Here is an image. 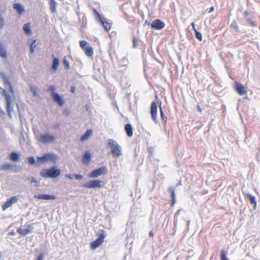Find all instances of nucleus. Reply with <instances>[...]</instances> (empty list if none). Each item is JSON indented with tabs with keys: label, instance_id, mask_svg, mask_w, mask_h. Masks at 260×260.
Segmentation results:
<instances>
[{
	"label": "nucleus",
	"instance_id": "57",
	"mask_svg": "<svg viewBox=\"0 0 260 260\" xmlns=\"http://www.w3.org/2000/svg\"><path fill=\"white\" fill-rule=\"evenodd\" d=\"M0 113H4L3 110L0 108Z\"/></svg>",
	"mask_w": 260,
	"mask_h": 260
},
{
	"label": "nucleus",
	"instance_id": "31",
	"mask_svg": "<svg viewBox=\"0 0 260 260\" xmlns=\"http://www.w3.org/2000/svg\"><path fill=\"white\" fill-rule=\"evenodd\" d=\"M0 56L3 58L7 57L6 50L3 48L2 44L0 46Z\"/></svg>",
	"mask_w": 260,
	"mask_h": 260
},
{
	"label": "nucleus",
	"instance_id": "39",
	"mask_svg": "<svg viewBox=\"0 0 260 260\" xmlns=\"http://www.w3.org/2000/svg\"><path fill=\"white\" fill-rule=\"evenodd\" d=\"M63 63L67 70H69L70 69V63L69 61L66 59V57L63 58Z\"/></svg>",
	"mask_w": 260,
	"mask_h": 260
},
{
	"label": "nucleus",
	"instance_id": "29",
	"mask_svg": "<svg viewBox=\"0 0 260 260\" xmlns=\"http://www.w3.org/2000/svg\"><path fill=\"white\" fill-rule=\"evenodd\" d=\"M161 102L159 101V109H160V116H161L162 120L163 121L164 123L166 124V123L167 122V117L165 115V114H164V112H163V111L162 110V108H161Z\"/></svg>",
	"mask_w": 260,
	"mask_h": 260
},
{
	"label": "nucleus",
	"instance_id": "30",
	"mask_svg": "<svg viewBox=\"0 0 260 260\" xmlns=\"http://www.w3.org/2000/svg\"><path fill=\"white\" fill-rule=\"evenodd\" d=\"M30 91L32 92L33 96L35 97L39 96V94L37 92V88L35 86L30 85L29 86Z\"/></svg>",
	"mask_w": 260,
	"mask_h": 260
},
{
	"label": "nucleus",
	"instance_id": "56",
	"mask_svg": "<svg viewBox=\"0 0 260 260\" xmlns=\"http://www.w3.org/2000/svg\"><path fill=\"white\" fill-rule=\"evenodd\" d=\"M179 213H180V210H178V211L176 212L175 215H179Z\"/></svg>",
	"mask_w": 260,
	"mask_h": 260
},
{
	"label": "nucleus",
	"instance_id": "23",
	"mask_svg": "<svg viewBox=\"0 0 260 260\" xmlns=\"http://www.w3.org/2000/svg\"><path fill=\"white\" fill-rule=\"evenodd\" d=\"M85 54L88 57H91L93 55V50L91 46H87V47H85L84 49Z\"/></svg>",
	"mask_w": 260,
	"mask_h": 260
},
{
	"label": "nucleus",
	"instance_id": "51",
	"mask_svg": "<svg viewBox=\"0 0 260 260\" xmlns=\"http://www.w3.org/2000/svg\"><path fill=\"white\" fill-rule=\"evenodd\" d=\"M214 10V7H211L210 9H209V11L208 12L209 13H212Z\"/></svg>",
	"mask_w": 260,
	"mask_h": 260
},
{
	"label": "nucleus",
	"instance_id": "3",
	"mask_svg": "<svg viewBox=\"0 0 260 260\" xmlns=\"http://www.w3.org/2000/svg\"><path fill=\"white\" fill-rule=\"evenodd\" d=\"M93 15L95 17L96 22L102 25L106 31H108L110 29L111 25L106 21V19L103 17L100 13H99L95 9L93 10Z\"/></svg>",
	"mask_w": 260,
	"mask_h": 260
},
{
	"label": "nucleus",
	"instance_id": "25",
	"mask_svg": "<svg viewBox=\"0 0 260 260\" xmlns=\"http://www.w3.org/2000/svg\"><path fill=\"white\" fill-rule=\"evenodd\" d=\"M92 131L91 129H87L86 132L81 137L80 140L82 141H85L88 139L91 135Z\"/></svg>",
	"mask_w": 260,
	"mask_h": 260
},
{
	"label": "nucleus",
	"instance_id": "2",
	"mask_svg": "<svg viewBox=\"0 0 260 260\" xmlns=\"http://www.w3.org/2000/svg\"><path fill=\"white\" fill-rule=\"evenodd\" d=\"M108 146L111 148V153L114 157H118L122 155L121 148L115 140H109Z\"/></svg>",
	"mask_w": 260,
	"mask_h": 260
},
{
	"label": "nucleus",
	"instance_id": "60",
	"mask_svg": "<svg viewBox=\"0 0 260 260\" xmlns=\"http://www.w3.org/2000/svg\"><path fill=\"white\" fill-rule=\"evenodd\" d=\"M180 184V182L178 183L177 185H179Z\"/></svg>",
	"mask_w": 260,
	"mask_h": 260
},
{
	"label": "nucleus",
	"instance_id": "17",
	"mask_svg": "<svg viewBox=\"0 0 260 260\" xmlns=\"http://www.w3.org/2000/svg\"><path fill=\"white\" fill-rule=\"evenodd\" d=\"M168 191L171 194V197L172 199L171 207H173L176 203L175 188L173 186H171L169 188Z\"/></svg>",
	"mask_w": 260,
	"mask_h": 260
},
{
	"label": "nucleus",
	"instance_id": "15",
	"mask_svg": "<svg viewBox=\"0 0 260 260\" xmlns=\"http://www.w3.org/2000/svg\"><path fill=\"white\" fill-rule=\"evenodd\" d=\"M35 198H37L41 200H55L56 199V196L54 195H50L47 194H39L37 195H35Z\"/></svg>",
	"mask_w": 260,
	"mask_h": 260
},
{
	"label": "nucleus",
	"instance_id": "12",
	"mask_svg": "<svg viewBox=\"0 0 260 260\" xmlns=\"http://www.w3.org/2000/svg\"><path fill=\"white\" fill-rule=\"evenodd\" d=\"M18 201V198L16 196L11 197L8 199L2 206V209L3 211L6 210L7 208H9L12 205L16 203Z\"/></svg>",
	"mask_w": 260,
	"mask_h": 260
},
{
	"label": "nucleus",
	"instance_id": "43",
	"mask_svg": "<svg viewBox=\"0 0 260 260\" xmlns=\"http://www.w3.org/2000/svg\"><path fill=\"white\" fill-rule=\"evenodd\" d=\"M74 177L76 180H82L83 178V176L81 174H74Z\"/></svg>",
	"mask_w": 260,
	"mask_h": 260
},
{
	"label": "nucleus",
	"instance_id": "55",
	"mask_svg": "<svg viewBox=\"0 0 260 260\" xmlns=\"http://www.w3.org/2000/svg\"><path fill=\"white\" fill-rule=\"evenodd\" d=\"M198 110L200 112H201V111H202V109H201V107H200L199 106H198Z\"/></svg>",
	"mask_w": 260,
	"mask_h": 260
},
{
	"label": "nucleus",
	"instance_id": "16",
	"mask_svg": "<svg viewBox=\"0 0 260 260\" xmlns=\"http://www.w3.org/2000/svg\"><path fill=\"white\" fill-rule=\"evenodd\" d=\"M42 159H44L45 161H48L49 160L53 162H55L57 158L55 155L51 153H46L42 156Z\"/></svg>",
	"mask_w": 260,
	"mask_h": 260
},
{
	"label": "nucleus",
	"instance_id": "10",
	"mask_svg": "<svg viewBox=\"0 0 260 260\" xmlns=\"http://www.w3.org/2000/svg\"><path fill=\"white\" fill-rule=\"evenodd\" d=\"M165 26V23L158 19L153 20L151 23V28L156 30H160Z\"/></svg>",
	"mask_w": 260,
	"mask_h": 260
},
{
	"label": "nucleus",
	"instance_id": "48",
	"mask_svg": "<svg viewBox=\"0 0 260 260\" xmlns=\"http://www.w3.org/2000/svg\"><path fill=\"white\" fill-rule=\"evenodd\" d=\"M191 25L192 26V29L193 30V31L195 32L196 30H197L195 27V24H194V22H192L191 24Z\"/></svg>",
	"mask_w": 260,
	"mask_h": 260
},
{
	"label": "nucleus",
	"instance_id": "24",
	"mask_svg": "<svg viewBox=\"0 0 260 260\" xmlns=\"http://www.w3.org/2000/svg\"><path fill=\"white\" fill-rule=\"evenodd\" d=\"M9 158L13 161H17L20 158V155L17 152H12L9 155Z\"/></svg>",
	"mask_w": 260,
	"mask_h": 260
},
{
	"label": "nucleus",
	"instance_id": "38",
	"mask_svg": "<svg viewBox=\"0 0 260 260\" xmlns=\"http://www.w3.org/2000/svg\"><path fill=\"white\" fill-rule=\"evenodd\" d=\"M87 44V42L85 40H82L80 42V47L84 50L85 47H87V46H86Z\"/></svg>",
	"mask_w": 260,
	"mask_h": 260
},
{
	"label": "nucleus",
	"instance_id": "4",
	"mask_svg": "<svg viewBox=\"0 0 260 260\" xmlns=\"http://www.w3.org/2000/svg\"><path fill=\"white\" fill-rule=\"evenodd\" d=\"M98 238L91 242L90 247L92 249H95L99 247L104 241L106 234L104 230H100V233L98 234Z\"/></svg>",
	"mask_w": 260,
	"mask_h": 260
},
{
	"label": "nucleus",
	"instance_id": "6",
	"mask_svg": "<svg viewBox=\"0 0 260 260\" xmlns=\"http://www.w3.org/2000/svg\"><path fill=\"white\" fill-rule=\"evenodd\" d=\"M3 95L5 97V99L6 101V108L7 111L8 112V116L12 118V116L11 114V112L13 111V107L11 106L12 100L10 94H9L7 91L5 89L3 90L2 92Z\"/></svg>",
	"mask_w": 260,
	"mask_h": 260
},
{
	"label": "nucleus",
	"instance_id": "37",
	"mask_svg": "<svg viewBox=\"0 0 260 260\" xmlns=\"http://www.w3.org/2000/svg\"><path fill=\"white\" fill-rule=\"evenodd\" d=\"M44 162H45V160L44 159H42V156L41 157H38L37 158V161H36V165L37 166H40L41 164L44 163Z\"/></svg>",
	"mask_w": 260,
	"mask_h": 260
},
{
	"label": "nucleus",
	"instance_id": "22",
	"mask_svg": "<svg viewBox=\"0 0 260 260\" xmlns=\"http://www.w3.org/2000/svg\"><path fill=\"white\" fill-rule=\"evenodd\" d=\"M59 63V60L57 58L54 57L52 60V65L51 68V70L55 72L57 70Z\"/></svg>",
	"mask_w": 260,
	"mask_h": 260
},
{
	"label": "nucleus",
	"instance_id": "28",
	"mask_svg": "<svg viewBox=\"0 0 260 260\" xmlns=\"http://www.w3.org/2000/svg\"><path fill=\"white\" fill-rule=\"evenodd\" d=\"M23 30L25 34L27 35L31 33V29L30 28V24L29 23H25L23 25Z\"/></svg>",
	"mask_w": 260,
	"mask_h": 260
},
{
	"label": "nucleus",
	"instance_id": "14",
	"mask_svg": "<svg viewBox=\"0 0 260 260\" xmlns=\"http://www.w3.org/2000/svg\"><path fill=\"white\" fill-rule=\"evenodd\" d=\"M53 101L59 106H62L64 102L61 96L56 92H53L51 94Z\"/></svg>",
	"mask_w": 260,
	"mask_h": 260
},
{
	"label": "nucleus",
	"instance_id": "53",
	"mask_svg": "<svg viewBox=\"0 0 260 260\" xmlns=\"http://www.w3.org/2000/svg\"><path fill=\"white\" fill-rule=\"evenodd\" d=\"M63 113L66 114H67V115H68L69 114V112L68 110H63Z\"/></svg>",
	"mask_w": 260,
	"mask_h": 260
},
{
	"label": "nucleus",
	"instance_id": "8",
	"mask_svg": "<svg viewBox=\"0 0 260 260\" xmlns=\"http://www.w3.org/2000/svg\"><path fill=\"white\" fill-rule=\"evenodd\" d=\"M102 181L99 180H92L84 183L82 186L86 188H95L102 187Z\"/></svg>",
	"mask_w": 260,
	"mask_h": 260
},
{
	"label": "nucleus",
	"instance_id": "59",
	"mask_svg": "<svg viewBox=\"0 0 260 260\" xmlns=\"http://www.w3.org/2000/svg\"><path fill=\"white\" fill-rule=\"evenodd\" d=\"M189 222H190L189 221H188V222H187V225H188H188H189Z\"/></svg>",
	"mask_w": 260,
	"mask_h": 260
},
{
	"label": "nucleus",
	"instance_id": "5",
	"mask_svg": "<svg viewBox=\"0 0 260 260\" xmlns=\"http://www.w3.org/2000/svg\"><path fill=\"white\" fill-rule=\"evenodd\" d=\"M159 101H160L159 100L157 96H156L155 100L151 103L150 107V114L151 115V118L156 124L158 122L157 118V104H159Z\"/></svg>",
	"mask_w": 260,
	"mask_h": 260
},
{
	"label": "nucleus",
	"instance_id": "19",
	"mask_svg": "<svg viewBox=\"0 0 260 260\" xmlns=\"http://www.w3.org/2000/svg\"><path fill=\"white\" fill-rule=\"evenodd\" d=\"M91 159V153L88 151H86L82 157V161L84 164H88Z\"/></svg>",
	"mask_w": 260,
	"mask_h": 260
},
{
	"label": "nucleus",
	"instance_id": "44",
	"mask_svg": "<svg viewBox=\"0 0 260 260\" xmlns=\"http://www.w3.org/2000/svg\"><path fill=\"white\" fill-rule=\"evenodd\" d=\"M133 47L134 48H137L138 44V42L137 41V39L135 37H134L133 39Z\"/></svg>",
	"mask_w": 260,
	"mask_h": 260
},
{
	"label": "nucleus",
	"instance_id": "61",
	"mask_svg": "<svg viewBox=\"0 0 260 260\" xmlns=\"http://www.w3.org/2000/svg\"><path fill=\"white\" fill-rule=\"evenodd\" d=\"M0 89H1V87H0Z\"/></svg>",
	"mask_w": 260,
	"mask_h": 260
},
{
	"label": "nucleus",
	"instance_id": "27",
	"mask_svg": "<svg viewBox=\"0 0 260 260\" xmlns=\"http://www.w3.org/2000/svg\"><path fill=\"white\" fill-rule=\"evenodd\" d=\"M57 3L55 0H50V7L52 13H55L56 11Z\"/></svg>",
	"mask_w": 260,
	"mask_h": 260
},
{
	"label": "nucleus",
	"instance_id": "20",
	"mask_svg": "<svg viewBox=\"0 0 260 260\" xmlns=\"http://www.w3.org/2000/svg\"><path fill=\"white\" fill-rule=\"evenodd\" d=\"M13 7L19 14H21L24 11L23 7L19 3H14Z\"/></svg>",
	"mask_w": 260,
	"mask_h": 260
},
{
	"label": "nucleus",
	"instance_id": "11",
	"mask_svg": "<svg viewBox=\"0 0 260 260\" xmlns=\"http://www.w3.org/2000/svg\"><path fill=\"white\" fill-rule=\"evenodd\" d=\"M235 90L240 95H247L244 86L237 82H235Z\"/></svg>",
	"mask_w": 260,
	"mask_h": 260
},
{
	"label": "nucleus",
	"instance_id": "26",
	"mask_svg": "<svg viewBox=\"0 0 260 260\" xmlns=\"http://www.w3.org/2000/svg\"><path fill=\"white\" fill-rule=\"evenodd\" d=\"M17 232L20 235L23 236H25L29 233H30V229H22L19 228L17 229Z\"/></svg>",
	"mask_w": 260,
	"mask_h": 260
},
{
	"label": "nucleus",
	"instance_id": "41",
	"mask_svg": "<svg viewBox=\"0 0 260 260\" xmlns=\"http://www.w3.org/2000/svg\"><path fill=\"white\" fill-rule=\"evenodd\" d=\"M248 23L252 27L256 26V24L251 19L248 18L247 19Z\"/></svg>",
	"mask_w": 260,
	"mask_h": 260
},
{
	"label": "nucleus",
	"instance_id": "21",
	"mask_svg": "<svg viewBox=\"0 0 260 260\" xmlns=\"http://www.w3.org/2000/svg\"><path fill=\"white\" fill-rule=\"evenodd\" d=\"M246 196L250 204L253 205L254 208H255L256 206V201L255 197L250 193H247Z\"/></svg>",
	"mask_w": 260,
	"mask_h": 260
},
{
	"label": "nucleus",
	"instance_id": "34",
	"mask_svg": "<svg viewBox=\"0 0 260 260\" xmlns=\"http://www.w3.org/2000/svg\"><path fill=\"white\" fill-rule=\"evenodd\" d=\"M27 162L31 165H35L36 163L35 158L34 156H30L27 157Z\"/></svg>",
	"mask_w": 260,
	"mask_h": 260
},
{
	"label": "nucleus",
	"instance_id": "52",
	"mask_svg": "<svg viewBox=\"0 0 260 260\" xmlns=\"http://www.w3.org/2000/svg\"><path fill=\"white\" fill-rule=\"evenodd\" d=\"M248 15H249V13L248 12V11H245L244 13V16L245 17H247Z\"/></svg>",
	"mask_w": 260,
	"mask_h": 260
},
{
	"label": "nucleus",
	"instance_id": "32",
	"mask_svg": "<svg viewBox=\"0 0 260 260\" xmlns=\"http://www.w3.org/2000/svg\"><path fill=\"white\" fill-rule=\"evenodd\" d=\"M13 166L10 164H5L1 167V170H8L12 168Z\"/></svg>",
	"mask_w": 260,
	"mask_h": 260
},
{
	"label": "nucleus",
	"instance_id": "7",
	"mask_svg": "<svg viewBox=\"0 0 260 260\" xmlns=\"http://www.w3.org/2000/svg\"><path fill=\"white\" fill-rule=\"evenodd\" d=\"M107 173V168L106 166H103L91 171L88 174V177L92 178H96L102 175H105Z\"/></svg>",
	"mask_w": 260,
	"mask_h": 260
},
{
	"label": "nucleus",
	"instance_id": "9",
	"mask_svg": "<svg viewBox=\"0 0 260 260\" xmlns=\"http://www.w3.org/2000/svg\"><path fill=\"white\" fill-rule=\"evenodd\" d=\"M55 140V137L49 134H41L39 136V141L44 143L47 144L53 142Z\"/></svg>",
	"mask_w": 260,
	"mask_h": 260
},
{
	"label": "nucleus",
	"instance_id": "58",
	"mask_svg": "<svg viewBox=\"0 0 260 260\" xmlns=\"http://www.w3.org/2000/svg\"><path fill=\"white\" fill-rule=\"evenodd\" d=\"M59 124H57V125H56L55 126V128H58V127H59Z\"/></svg>",
	"mask_w": 260,
	"mask_h": 260
},
{
	"label": "nucleus",
	"instance_id": "13",
	"mask_svg": "<svg viewBox=\"0 0 260 260\" xmlns=\"http://www.w3.org/2000/svg\"><path fill=\"white\" fill-rule=\"evenodd\" d=\"M0 75L3 80V82H4V83L5 84L6 86H8L10 89V91L12 94H13L14 93L13 88L11 83L9 80V78L4 73H1Z\"/></svg>",
	"mask_w": 260,
	"mask_h": 260
},
{
	"label": "nucleus",
	"instance_id": "45",
	"mask_svg": "<svg viewBox=\"0 0 260 260\" xmlns=\"http://www.w3.org/2000/svg\"><path fill=\"white\" fill-rule=\"evenodd\" d=\"M44 257V254L41 253L37 258V260H43Z\"/></svg>",
	"mask_w": 260,
	"mask_h": 260
},
{
	"label": "nucleus",
	"instance_id": "35",
	"mask_svg": "<svg viewBox=\"0 0 260 260\" xmlns=\"http://www.w3.org/2000/svg\"><path fill=\"white\" fill-rule=\"evenodd\" d=\"M36 40H33L30 44V51L31 53H33L36 47Z\"/></svg>",
	"mask_w": 260,
	"mask_h": 260
},
{
	"label": "nucleus",
	"instance_id": "18",
	"mask_svg": "<svg viewBox=\"0 0 260 260\" xmlns=\"http://www.w3.org/2000/svg\"><path fill=\"white\" fill-rule=\"evenodd\" d=\"M124 130L128 137H132L133 136V128L131 124H126L124 126Z\"/></svg>",
	"mask_w": 260,
	"mask_h": 260
},
{
	"label": "nucleus",
	"instance_id": "1",
	"mask_svg": "<svg viewBox=\"0 0 260 260\" xmlns=\"http://www.w3.org/2000/svg\"><path fill=\"white\" fill-rule=\"evenodd\" d=\"M61 174V171L59 169L53 166L49 169L42 170L40 172V175L44 178H56Z\"/></svg>",
	"mask_w": 260,
	"mask_h": 260
},
{
	"label": "nucleus",
	"instance_id": "33",
	"mask_svg": "<svg viewBox=\"0 0 260 260\" xmlns=\"http://www.w3.org/2000/svg\"><path fill=\"white\" fill-rule=\"evenodd\" d=\"M27 180H29L31 183H35L36 186L38 187L39 186V183L38 181L34 177H29L27 178Z\"/></svg>",
	"mask_w": 260,
	"mask_h": 260
},
{
	"label": "nucleus",
	"instance_id": "49",
	"mask_svg": "<svg viewBox=\"0 0 260 260\" xmlns=\"http://www.w3.org/2000/svg\"><path fill=\"white\" fill-rule=\"evenodd\" d=\"M26 229H30V232H31V230L33 229V226L32 224H28L27 225V228Z\"/></svg>",
	"mask_w": 260,
	"mask_h": 260
},
{
	"label": "nucleus",
	"instance_id": "46",
	"mask_svg": "<svg viewBox=\"0 0 260 260\" xmlns=\"http://www.w3.org/2000/svg\"><path fill=\"white\" fill-rule=\"evenodd\" d=\"M55 90H56V87L54 85H50L48 87V91H53Z\"/></svg>",
	"mask_w": 260,
	"mask_h": 260
},
{
	"label": "nucleus",
	"instance_id": "36",
	"mask_svg": "<svg viewBox=\"0 0 260 260\" xmlns=\"http://www.w3.org/2000/svg\"><path fill=\"white\" fill-rule=\"evenodd\" d=\"M220 258L221 260H229L224 250H222L220 252Z\"/></svg>",
	"mask_w": 260,
	"mask_h": 260
},
{
	"label": "nucleus",
	"instance_id": "54",
	"mask_svg": "<svg viewBox=\"0 0 260 260\" xmlns=\"http://www.w3.org/2000/svg\"><path fill=\"white\" fill-rule=\"evenodd\" d=\"M149 236L150 237H152L153 236V233L152 232V231H150L149 233Z\"/></svg>",
	"mask_w": 260,
	"mask_h": 260
},
{
	"label": "nucleus",
	"instance_id": "42",
	"mask_svg": "<svg viewBox=\"0 0 260 260\" xmlns=\"http://www.w3.org/2000/svg\"><path fill=\"white\" fill-rule=\"evenodd\" d=\"M231 27L236 30H237L238 28L237 22L235 21H233L232 23V24L231 25Z\"/></svg>",
	"mask_w": 260,
	"mask_h": 260
},
{
	"label": "nucleus",
	"instance_id": "40",
	"mask_svg": "<svg viewBox=\"0 0 260 260\" xmlns=\"http://www.w3.org/2000/svg\"><path fill=\"white\" fill-rule=\"evenodd\" d=\"M194 32H195L196 38L197 39H198L199 40L202 41V34L197 30H196V31Z\"/></svg>",
	"mask_w": 260,
	"mask_h": 260
},
{
	"label": "nucleus",
	"instance_id": "50",
	"mask_svg": "<svg viewBox=\"0 0 260 260\" xmlns=\"http://www.w3.org/2000/svg\"><path fill=\"white\" fill-rule=\"evenodd\" d=\"M75 90V86H72L71 87V92L72 93H73Z\"/></svg>",
	"mask_w": 260,
	"mask_h": 260
},
{
	"label": "nucleus",
	"instance_id": "47",
	"mask_svg": "<svg viewBox=\"0 0 260 260\" xmlns=\"http://www.w3.org/2000/svg\"><path fill=\"white\" fill-rule=\"evenodd\" d=\"M66 177L71 180H73V177H74V174H67Z\"/></svg>",
	"mask_w": 260,
	"mask_h": 260
}]
</instances>
